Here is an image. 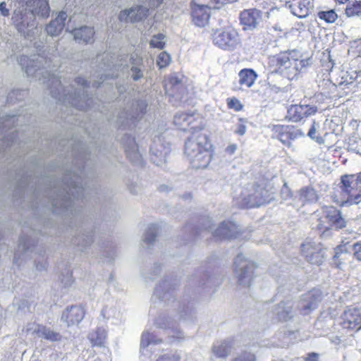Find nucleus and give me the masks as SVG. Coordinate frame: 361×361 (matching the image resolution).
I'll return each mask as SVG.
<instances>
[{
	"instance_id": "5701e85b",
	"label": "nucleus",
	"mask_w": 361,
	"mask_h": 361,
	"mask_svg": "<svg viewBox=\"0 0 361 361\" xmlns=\"http://www.w3.org/2000/svg\"><path fill=\"white\" fill-rule=\"evenodd\" d=\"M35 333L37 335L51 342L59 341L61 338V336L59 333L54 331L43 325H39L38 329L35 330Z\"/></svg>"
},
{
	"instance_id": "603ef678",
	"label": "nucleus",
	"mask_w": 361,
	"mask_h": 361,
	"mask_svg": "<svg viewBox=\"0 0 361 361\" xmlns=\"http://www.w3.org/2000/svg\"><path fill=\"white\" fill-rule=\"evenodd\" d=\"M335 1L339 4H344V3H347L348 0H335Z\"/></svg>"
},
{
	"instance_id": "c756f323",
	"label": "nucleus",
	"mask_w": 361,
	"mask_h": 361,
	"mask_svg": "<svg viewBox=\"0 0 361 361\" xmlns=\"http://www.w3.org/2000/svg\"><path fill=\"white\" fill-rule=\"evenodd\" d=\"M226 104L228 109H233L236 112L242 111L244 108V105L242 104L241 102L235 97L227 98Z\"/></svg>"
},
{
	"instance_id": "a19ab883",
	"label": "nucleus",
	"mask_w": 361,
	"mask_h": 361,
	"mask_svg": "<svg viewBox=\"0 0 361 361\" xmlns=\"http://www.w3.org/2000/svg\"><path fill=\"white\" fill-rule=\"evenodd\" d=\"M246 131V127L243 123H240L238 125L235 130V133L240 135H244Z\"/></svg>"
},
{
	"instance_id": "aec40b11",
	"label": "nucleus",
	"mask_w": 361,
	"mask_h": 361,
	"mask_svg": "<svg viewBox=\"0 0 361 361\" xmlns=\"http://www.w3.org/2000/svg\"><path fill=\"white\" fill-rule=\"evenodd\" d=\"M75 40L85 44L91 43L94 40V30L90 27H81L78 29H74L73 31Z\"/></svg>"
},
{
	"instance_id": "de8ad7c7",
	"label": "nucleus",
	"mask_w": 361,
	"mask_h": 361,
	"mask_svg": "<svg viewBox=\"0 0 361 361\" xmlns=\"http://www.w3.org/2000/svg\"><path fill=\"white\" fill-rule=\"evenodd\" d=\"M27 60V58L26 56H23L20 59V64L23 66H26V71H27L28 66L26 64V61Z\"/></svg>"
},
{
	"instance_id": "473e14b6",
	"label": "nucleus",
	"mask_w": 361,
	"mask_h": 361,
	"mask_svg": "<svg viewBox=\"0 0 361 361\" xmlns=\"http://www.w3.org/2000/svg\"><path fill=\"white\" fill-rule=\"evenodd\" d=\"M49 11L50 10L48 1L47 0H40L39 10L37 13L44 18H47L49 16Z\"/></svg>"
},
{
	"instance_id": "f3484780",
	"label": "nucleus",
	"mask_w": 361,
	"mask_h": 361,
	"mask_svg": "<svg viewBox=\"0 0 361 361\" xmlns=\"http://www.w3.org/2000/svg\"><path fill=\"white\" fill-rule=\"evenodd\" d=\"M66 19V13L63 11H61L58 13L56 19L52 20L50 22L45 30H47L48 35L51 36H57L61 34L65 26V20Z\"/></svg>"
},
{
	"instance_id": "4c0bfd02",
	"label": "nucleus",
	"mask_w": 361,
	"mask_h": 361,
	"mask_svg": "<svg viewBox=\"0 0 361 361\" xmlns=\"http://www.w3.org/2000/svg\"><path fill=\"white\" fill-rule=\"evenodd\" d=\"M304 361H319V355L316 352H310L306 354Z\"/></svg>"
},
{
	"instance_id": "cd10ccee",
	"label": "nucleus",
	"mask_w": 361,
	"mask_h": 361,
	"mask_svg": "<svg viewBox=\"0 0 361 361\" xmlns=\"http://www.w3.org/2000/svg\"><path fill=\"white\" fill-rule=\"evenodd\" d=\"M348 254V249L346 245H338L335 248V255L334 257V261L336 264V267H340L342 265L343 262H341L343 260L341 257L343 255Z\"/></svg>"
},
{
	"instance_id": "f257e3e1",
	"label": "nucleus",
	"mask_w": 361,
	"mask_h": 361,
	"mask_svg": "<svg viewBox=\"0 0 361 361\" xmlns=\"http://www.w3.org/2000/svg\"><path fill=\"white\" fill-rule=\"evenodd\" d=\"M185 153L194 169L207 168L214 154V148L207 134L201 129L193 130L185 141Z\"/></svg>"
},
{
	"instance_id": "20e7f679",
	"label": "nucleus",
	"mask_w": 361,
	"mask_h": 361,
	"mask_svg": "<svg viewBox=\"0 0 361 361\" xmlns=\"http://www.w3.org/2000/svg\"><path fill=\"white\" fill-rule=\"evenodd\" d=\"M314 228L321 236L327 235L331 231H339L346 227V220L342 212L334 206H323L313 214Z\"/></svg>"
},
{
	"instance_id": "7c9ffc66",
	"label": "nucleus",
	"mask_w": 361,
	"mask_h": 361,
	"mask_svg": "<svg viewBox=\"0 0 361 361\" xmlns=\"http://www.w3.org/2000/svg\"><path fill=\"white\" fill-rule=\"evenodd\" d=\"M170 63V55L164 51L160 52L157 58V66L159 68H164L169 66Z\"/></svg>"
},
{
	"instance_id": "49530a36",
	"label": "nucleus",
	"mask_w": 361,
	"mask_h": 361,
	"mask_svg": "<svg viewBox=\"0 0 361 361\" xmlns=\"http://www.w3.org/2000/svg\"><path fill=\"white\" fill-rule=\"evenodd\" d=\"M356 51L358 53V56L361 57V38L357 41Z\"/></svg>"
},
{
	"instance_id": "f8f14e48",
	"label": "nucleus",
	"mask_w": 361,
	"mask_h": 361,
	"mask_svg": "<svg viewBox=\"0 0 361 361\" xmlns=\"http://www.w3.org/2000/svg\"><path fill=\"white\" fill-rule=\"evenodd\" d=\"M262 18V13L257 8H246L240 13V23L244 30H252L257 27Z\"/></svg>"
},
{
	"instance_id": "423d86ee",
	"label": "nucleus",
	"mask_w": 361,
	"mask_h": 361,
	"mask_svg": "<svg viewBox=\"0 0 361 361\" xmlns=\"http://www.w3.org/2000/svg\"><path fill=\"white\" fill-rule=\"evenodd\" d=\"M271 137L278 140L283 145L290 147L292 142L304 136V133L291 125L276 124L270 127Z\"/></svg>"
},
{
	"instance_id": "b1692460",
	"label": "nucleus",
	"mask_w": 361,
	"mask_h": 361,
	"mask_svg": "<svg viewBox=\"0 0 361 361\" xmlns=\"http://www.w3.org/2000/svg\"><path fill=\"white\" fill-rule=\"evenodd\" d=\"M90 340L94 346L104 345L106 340V331L102 328H97L90 334Z\"/></svg>"
},
{
	"instance_id": "a211bd4d",
	"label": "nucleus",
	"mask_w": 361,
	"mask_h": 361,
	"mask_svg": "<svg viewBox=\"0 0 361 361\" xmlns=\"http://www.w3.org/2000/svg\"><path fill=\"white\" fill-rule=\"evenodd\" d=\"M195 121V113H179L173 118V123L180 130H186Z\"/></svg>"
},
{
	"instance_id": "ddd939ff",
	"label": "nucleus",
	"mask_w": 361,
	"mask_h": 361,
	"mask_svg": "<svg viewBox=\"0 0 361 361\" xmlns=\"http://www.w3.org/2000/svg\"><path fill=\"white\" fill-rule=\"evenodd\" d=\"M148 16V9L141 6L123 11L119 14V20L126 23H134L143 20Z\"/></svg>"
},
{
	"instance_id": "9d476101",
	"label": "nucleus",
	"mask_w": 361,
	"mask_h": 361,
	"mask_svg": "<svg viewBox=\"0 0 361 361\" xmlns=\"http://www.w3.org/2000/svg\"><path fill=\"white\" fill-rule=\"evenodd\" d=\"M262 197V188L259 183H255L250 188H246L240 197V205L249 209L259 207Z\"/></svg>"
},
{
	"instance_id": "4be33fe9",
	"label": "nucleus",
	"mask_w": 361,
	"mask_h": 361,
	"mask_svg": "<svg viewBox=\"0 0 361 361\" xmlns=\"http://www.w3.org/2000/svg\"><path fill=\"white\" fill-rule=\"evenodd\" d=\"M299 198L303 204L317 202L318 195L317 191L310 186L301 188L299 191Z\"/></svg>"
},
{
	"instance_id": "864d4df0",
	"label": "nucleus",
	"mask_w": 361,
	"mask_h": 361,
	"mask_svg": "<svg viewBox=\"0 0 361 361\" xmlns=\"http://www.w3.org/2000/svg\"><path fill=\"white\" fill-rule=\"evenodd\" d=\"M137 61V63H141L142 62V59L138 57L137 59H136Z\"/></svg>"
},
{
	"instance_id": "c85d7f7f",
	"label": "nucleus",
	"mask_w": 361,
	"mask_h": 361,
	"mask_svg": "<svg viewBox=\"0 0 361 361\" xmlns=\"http://www.w3.org/2000/svg\"><path fill=\"white\" fill-rule=\"evenodd\" d=\"M164 38L165 36L164 34H157L154 35L149 42L150 47L153 49H163L165 46Z\"/></svg>"
},
{
	"instance_id": "7ed1b4c3",
	"label": "nucleus",
	"mask_w": 361,
	"mask_h": 361,
	"mask_svg": "<svg viewBox=\"0 0 361 361\" xmlns=\"http://www.w3.org/2000/svg\"><path fill=\"white\" fill-rule=\"evenodd\" d=\"M302 63V55L296 49L271 55L267 62L271 74H279L288 80H293L300 74Z\"/></svg>"
},
{
	"instance_id": "c9c22d12",
	"label": "nucleus",
	"mask_w": 361,
	"mask_h": 361,
	"mask_svg": "<svg viewBox=\"0 0 361 361\" xmlns=\"http://www.w3.org/2000/svg\"><path fill=\"white\" fill-rule=\"evenodd\" d=\"M233 361H255V358L253 354L244 352Z\"/></svg>"
},
{
	"instance_id": "2f4dec72",
	"label": "nucleus",
	"mask_w": 361,
	"mask_h": 361,
	"mask_svg": "<svg viewBox=\"0 0 361 361\" xmlns=\"http://www.w3.org/2000/svg\"><path fill=\"white\" fill-rule=\"evenodd\" d=\"M284 302H282L279 305V308L283 309L281 312L278 314V320L280 322H286L290 320L292 318L291 312L292 308L289 310H285L284 308Z\"/></svg>"
},
{
	"instance_id": "6e6552de",
	"label": "nucleus",
	"mask_w": 361,
	"mask_h": 361,
	"mask_svg": "<svg viewBox=\"0 0 361 361\" xmlns=\"http://www.w3.org/2000/svg\"><path fill=\"white\" fill-rule=\"evenodd\" d=\"M339 326L344 331L357 332L361 329V307L348 306L339 317Z\"/></svg>"
},
{
	"instance_id": "6ab92c4d",
	"label": "nucleus",
	"mask_w": 361,
	"mask_h": 361,
	"mask_svg": "<svg viewBox=\"0 0 361 361\" xmlns=\"http://www.w3.org/2000/svg\"><path fill=\"white\" fill-rule=\"evenodd\" d=\"M239 85L241 88H250L257 78V73L252 68H244L238 73Z\"/></svg>"
},
{
	"instance_id": "f03ea898",
	"label": "nucleus",
	"mask_w": 361,
	"mask_h": 361,
	"mask_svg": "<svg viewBox=\"0 0 361 361\" xmlns=\"http://www.w3.org/2000/svg\"><path fill=\"white\" fill-rule=\"evenodd\" d=\"M331 199L339 207L359 204L361 202V172L340 177L338 188L331 192Z\"/></svg>"
},
{
	"instance_id": "9b49d317",
	"label": "nucleus",
	"mask_w": 361,
	"mask_h": 361,
	"mask_svg": "<svg viewBox=\"0 0 361 361\" xmlns=\"http://www.w3.org/2000/svg\"><path fill=\"white\" fill-rule=\"evenodd\" d=\"M317 111V108L314 106L292 105L288 109L286 118L293 123H298L314 115Z\"/></svg>"
},
{
	"instance_id": "72a5a7b5",
	"label": "nucleus",
	"mask_w": 361,
	"mask_h": 361,
	"mask_svg": "<svg viewBox=\"0 0 361 361\" xmlns=\"http://www.w3.org/2000/svg\"><path fill=\"white\" fill-rule=\"evenodd\" d=\"M352 252L353 256H354L355 259L361 262V240L357 241L352 246Z\"/></svg>"
},
{
	"instance_id": "c03bdc74",
	"label": "nucleus",
	"mask_w": 361,
	"mask_h": 361,
	"mask_svg": "<svg viewBox=\"0 0 361 361\" xmlns=\"http://www.w3.org/2000/svg\"><path fill=\"white\" fill-rule=\"evenodd\" d=\"M236 150V145H230L228 146L226 151L228 153L232 154L235 153Z\"/></svg>"
},
{
	"instance_id": "8fccbe9b",
	"label": "nucleus",
	"mask_w": 361,
	"mask_h": 361,
	"mask_svg": "<svg viewBox=\"0 0 361 361\" xmlns=\"http://www.w3.org/2000/svg\"><path fill=\"white\" fill-rule=\"evenodd\" d=\"M151 2L152 6H158L160 5L161 2H163V0H149Z\"/></svg>"
},
{
	"instance_id": "bb28decb",
	"label": "nucleus",
	"mask_w": 361,
	"mask_h": 361,
	"mask_svg": "<svg viewBox=\"0 0 361 361\" xmlns=\"http://www.w3.org/2000/svg\"><path fill=\"white\" fill-rule=\"evenodd\" d=\"M319 20H324L327 23H334L338 19V14L334 9L326 11H320L317 13Z\"/></svg>"
},
{
	"instance_id": "e433bc0d",
	"label": "nucleus",
	"mask_w": 361,
	"mask_h": 361,
	"mask_svg": "<svg viewBox=\"0 0 361 361\" xmlns=\"http://www.w3.org/2000/svg\"><path fill=\"white\" fill-rule=\"evenodd\" d=\"M157 361H180V355L169 354L161 355Z\"/></svg>"
},
{
	"instance_id": "0eeeda50",
	"label": "nucleus",
	"mask_w": 361,
	"mask_h": 361,
	"mask_svg": "<svg viewBox=\"0 0 361 361\" xmlns=\"http://www.w3.org/2000/svg\"><path fill=\"white\" fill-rule=\"evenodd\" d=\"M213 42L219 48L232 50L240 43L239 34L231 27L217 30L213 34Z\"/></svg>"
},
{
	"instance_id": "f704fd0d",
	"label": "nucleus",
	"mask_w": 361,
	"mask_h": 361,
	"mask_svg": "<svg viewBox=\"0 0 361 361\" xmlns=\"http://www.w3.org/2000/svg\"><path fill=\"white\" fill-rule=\"evenodd\" d=\"M339 85H340V86L343 87H342L343 90L350 88L351 92L353 93H354L357 91V84L355 82H354L353 80H351L350 82L343 81V82H340Z\"/></svg>"
},
{
	"instance_id": "09e8293b",
	"label": "nucleus",
	"mask_w": 361,
	"mask_h": 361,
	"mask_svg": "<svg viewBox=\"0 0 361 361\" xmlns=\"http://www.w3.org/2000/svg\"><path fill=\"white\" fill-rule=\"evenodd\" d=\"M76 82L78 85H81L85 87L87 85V81L82 78H78Z\"/></svg>"
},
{
	"instance_id": "a18cd8bd",
	"label": "nucleus",
	"mask_w": 361,
	"mask_h": 361,
	"mask_svg": "<svg viewBox=\"0 0 361 361\" xmlns=\"http://www.w3.org/2000/svg\"><path fill=\"white\" fill-rule=\"evenodd\" d=\"M246 271H247V265L245 264L243 267V270H241V273L239 274V281H241L242 279H244Z\"/></svg>"
},
{
	"instance_id": "39448f33",
	"label": "nucleus",
	"mask_w": 361,
	"mask_h": 361,
	"mask_svg": "<svg viewBox=\"0 0 361 361\" xmlns=\"http://www.w3.org/2000/svg\"><path fill=\"white\" fill-rule=\"evenodd\" d=\"M224 1L225 0H209L207 5H200L192 1L190 8L193 23L199 27H203L209 22L211 7L219 8Z\"/></svg>"
},
{
	"instance_id": "37998d69",
	"label": "nucleus",
	"mask_w": 361,
	"mask_h": 361,
	"mask_svg": "<svg viewBox=\"0 0 361 361\" xmlns=\"http://www.w3.org/2000/svg\"><path fill=\"white\" fill-rule=\"evenodd\" d=\"M308 136L310 138H314L315 135V127H314V123H312V127L310 128V130H308L307 133Z\"/></svg>"
},
{
	"instance_id": "ea45409f",
	"label": "nucleus",
	"mask_w": 361,
	"mask_h": 361,
	"mask_svg": "<svg viewBox=\"0 0 361 361\" xmlns=\"http://www.w3.org/2000/svg\"><path fill=\"white\" fill-rule=\"evenodd\" d=\"M133 71V78L134 80H137L138 79L142 77V73L140 69L137 67H133L132 68Z\"/></svg>"
},
{
	"instance_id": "58836bf2",
	"label": "nucleus",
	"mask_w": 361,
	"mask_h": 361,
	"mask_svg": "<svg viewBox=\"0 0 361 361\" xmlns=\"http://www.w3.org/2000/svg\"><path fill=\"white\" fill-rule=\"evenodd\" d=\"M0 11L1 14L3 16H9V10L6 8V4L5 1H1L0 3Z\"/></svg>"
},
{
	"instance_id": "4468645a",
	"label": "nucleus",
	"mask_w": 361,
	"mask_h": 361,
	"mask_svg": "<svg viewBox=\"0 0 361 361\" xmlns=\"http://www.w3.org/2000/svg\"><path fill=\"white\" fill-rule=\"evenodd\" d=\"M237 226L232 221H226L220 224L219 227L215 230L214 236L220 240L231 239L235 237Z\"/></svg>"
},
{
	"instance_id": "2eb2a0df",
	"label": "nucleus",
	"mask_w": 361,
	"mask_h": 361,
	"mask_svg": "<svg viewBox=\"0 0 361 361\" xmlns=\"http://www.w3.org/2000/svg\"><path fill=\"white\" fill-rule=\"evenodd\" d=\"M291 13L299 18H304L310 13L311 4L310 0H301L287 5Z\"/></svg>"
},
{
	"instance_id": "393cba45",
	"label": "nucleus",
	"mask_w": 361,
	"mask_h": 361,
	"mask_svg": "<svg viewBox=\"0 0 361 361\" xmlns=\"http://www.w3.org/2000/svg\"><path fill=\"white\" fill-rule=\"evenodd\" d=\"M231 345L226 341H223L219 345L213 347V353L214 355L219 358L226 357L231 350Z\"/></svg>"
},
{
	"instance_id": "1a4fd4ad",
	"label": "nucleus",
	"mask_w": 361,
	"mask_h": 361,
	"mask_svg": "<svg viewBox=\"0 0 361 361\" xmlns=\"http://www.w3.org/2000/svg\"><path fill=\"white\" fill-rule=\"evenodd\" d=\"M301 252L305 256L307 262L314 265H321L325 259L322 243H316L313 241H305V243L301 245Z\"/></svg>"
},
{
	"instance_id": "a878e982",
	"label": "nucleus",
	"mask_w": 361,
	"mask_h": 361,
	"mask_svg": "<svg viewBox=\"0 0 361 361\" xmlns=\"http://www.w3.org/2000/svg\"><path fill=\"white\" fill-rule=\"evenodd\" d=\"M348 17L361 16V1L348 4L345 8Z\"/></svg>"
},
{
	"instance_id": "3c124183",
	"label": "nucleus",
	"mask_w": 361,
	"mask_h": 361,
	"mask_svg": "<svg viewBox=\"0 0 361 361\" xmlns=\"http://www.w3.org/2000/svg\"><path fill=\"white\" fill-rule=\"evenodd\" d=\"M155 237H156V235H152V237H151V238H146L145 241H146L147 243H152V242H154V241Z\"/></svg>"
},
{
	"instance_id": "79ce46f5",
	"label": "nucleus",
	"mask_w": 361,
	"mask_h": 361,
	"mask_svg": "<svg viewBox=\"0 0 361 361\" xmlns=\"http://www.w3.org/2000/svg\"><path fill=\"white\" fill-rule=\"evenodd\" d=\"M241 263H245V259L242 257L241 255L237 256L235 260V264L236 266L235 271L237 272V267L239 266Z\"/></svg>"
},
{
	"instance_id": "dca6fc26",
	"label": "nucleus",
	"mask_w": 361,
	"mask_h": 361,
	"mask_svg": "<svg viewBox=\"0 0 361 361\" xmlns=\"http://www.w3.org/2000/svg\"><path fill=\"white\" fill-rule=\"evenodd\" d=\"M85 314V312L81 306H73L66 309L62 317L65 318L66 322L70 326L78 324L82 320Z\"/></svg>"
},
{
	"instance_id": "412c9836",
	"label": "nucleus",
	"mask_w": 361,
	"mask_h": 361,
	"mask_svg": "<svg viewBox=\"0 0 361 361\" xmlns=\"http://www.w3.org/2000/svg\"><path fill=\"white\" fill-rule=\"evenodd\" d=\"M321 300V295L318 293L310 291L305 295V301L307 302L300 309L302 314H307L317 307V304Z\"/></svg>"
}]
</instances>
